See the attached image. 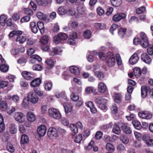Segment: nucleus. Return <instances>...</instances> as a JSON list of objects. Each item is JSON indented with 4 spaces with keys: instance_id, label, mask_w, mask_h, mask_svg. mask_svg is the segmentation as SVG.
Segmentation results:
<instances>
[{
    "instance_id": "f257e3e1",
    "label": "nucleus",
    "mask_w": 153,
    "mask_h": 153,
    "mask_svg": "<svg viewBox=\"0 0 153 153\" xmlns=\"http://www.w3.org/2000/svg\"><path fill=\"white\" fill-rule=\"evenodd\" d=\"M107 102V100L103 97H97L95 100V103L100 109L103 110L106 109L107 106L106 104Z\"/></svg>"
},
{
    "instance_id": "f03ea898",
    "label": "nucleus",
    "mask_w": 153,
    "mask_h": 153,
    "mask_svg": "<svg viewBox=\"0 0 153 153\" xmlns=\"http://www.w3.org/2000/svg\"><path fill=\"white\" fill-rule=\"evenodd\" d=\"M106 63L107 65L110 67L114 66L116 63V60L114 55L111 52H108L106 56Z\"/></svg>"
},
{
    "instance_id": "7ed1b4c3",
    "label": "nucleus",
    "mask_w": 153,
    "mask_h": 153,
    "mask_svg": "<svg viewBox=\"0 0 153 153\" xmlns=\"http://www.w3.org/2000/svg\"><path fill=\"white\" fill-rule=\"evenodd\" d=\"M48 112L50 117L54 119L59 120L62 117L60 112L57 109L51 108L49 109Z\"/></svg>"
},
{
    "instance_id": "20e7f679",
    "label": "nucleus",
    "mask_w": 153,
    "mask_h": 153,
    "mask_svg": "<svg viewBox=\"0 0 153 153\" xmlns=\"http://www.w3.org/2000/svg\"><path fill=\"white\" fill-rule=\"evenodd\" d=\"M35 52L34 49L32 48H30L28 49L27 51V53L28 55H31L30 58L31 59L30 62L32 63H33L36 60H37L39 62H40L42 60V59L39 56L37 55H31L33 54Z\"/></svg>"
},
{
    "instance_id": "39448f33",
    "label": "nucleus",
    "mask_w": 153,
    "mask_h": 153,
    "mask_svg": "<svg viewBox=\"0 0 153 153\" xmlns=\"http://www.w3.org/2000/svg\"><path fill=\"white\" fill-rule=\"evenodd\" d=\"M68 36L64 33H60L55 36L53 38V41L56 44L62 43V41L67 39Z\"/></svg>"
},
{
    "instance_id": "423d86ee",
    "label": "nucleus",
    "mask_w": 153,
    "mask_h": 153,
    "mask_svg": "<svg viewBox=\"0 0 153 153\" xmlns=\"http://www.w3.org/2000/svg\"><path fill=\"white\" fill-rule=\"evenodd\" d=\"M140 45L143 48H146L148 46V40L146 34L143 32L140 33Z\"/></svg>"
},
{
    "instance_id": "0eeeda50",
    "label": "nucleus",
    "mask_w": 153,
    "mask_h": 153,
    "mask_svg": "<svg viewBox=\"0 0 153 153\" xmlns=\"http://www.w3.org/2000/svg\"><path fill=\"white\" fill-rule=\"evenodd\" d=\"M14 118L16 121L22 123L25 121V116L23 113L18 112L15 113Z\"/></svg>"
},
{
    "instance_id": "6e6552de",
    "label": "nucleus",
    "mask_w": 153,
    "mask_h": 153,
    "mask_svg": "<svg viewBox=\"0 0 153 153\" xmlns=\"http://www.w3.org/2000/svg\"><path fill=\"white\" fill-rule=\"evenodd\" d=\"M126 17V15L125 13H120L114 15L112 18V20L114 22H117L125 19Z\"/></svg>"
},
{
    "instance_id": "1a4fd4ad",
    "label": "nucleus",
    "mask_w": 153,
    "mask_h": 153,
    "mask_svg": "<svg viewBox=\"0 0 153 153\" xmlns=\"http://www.w3.org/2000/svg\"><path fill=\"white\" fill-rule=\"evenodd\" d=\"M47 135L50 138H53L58 136L57 131L56 129L54 127L49 128L47 132Z\"/></svg>"
},
{
    "instance_id": "9d476101",
    "label": "nucleus",
    "mask_w": 153,
    "mask_h": 153,
    "mask_svg": "<svg viewBox=\"0 0 153 153\" xmlns=\"http://www.w3.org/2000/svg\"><path fill=\"white\" fill-rule=\"evenodd\" d=\"M27 97L29 99V101L33 104H36L38 101V97L34 93L29 92Z\"/></svg>"
},
{
    "instance_id": "9b49d317",
    "label": "nucleus",
    "mask_w": 153,
    "mask_h": 153,
    "mask_svg": "<svg viewBox=\"0 0 153 153\" xmlns=\"http://www.w3.org/2000/svg\"><path fill=\"white\" fill-rule=\"evenodd\" d=\"M139 116L143 119H149L152 117V114L146 111H142L138 113Z\"/></svg>"
},
{
    "instance_id": "f8f14e48",
    "label": "nucleus",
    "mask_w": 153,
    "mask_h": 153,
    "mask_svg": "<svg viewBox=\"0 0 153 153\" xmlns=\"http://www.w3.org/2000/svg\"><path fill=\"white\" fill-rule=\"evenodd\" d=\"M118 124L124 133L127 134H130L131 132L130 127L127 126V124L120 123Z\"/></svg>"
},
{
    "instance_id": "ddd939ff",
    "label": "nucleus",
    "mask_w": 153,
    "mask_h": 153,
    "mask_svg": "<svg viewBox=\"0 0 153 153\" xmlns=\"http://www.w3.org/2000/svg\"><path fill=\"white\" fill-rule=\"evenodd\" d=\"M46 132V128L44 125H41L37 129V133L40 136H43L45 135Z\"/></svg>"
},
{
    "instance_id": "4468645a",
    "label": "nucleus",
    "mask_w": 153,
    "mask_h": 153,
    "mask_svg": "<svg viewBox=\"0 0 153 153\" xmlns=\"http://www.w3.org/2000/svg\"><path fill=\"white\" fill-rule=\"evenodd\" d=\"M98 89L99 92L101 94L105 93L107 90L106 85L102 82H100L99 83Z\"/></svg>"
},
{
    "instance_id": "2eb2a0df",
    "label": "nucleus",
    "mask_w": 153,
    "mask_h": 153,
    "mask_svg": "<svg viewBox=\"0 0 153 153\" xmlns=\"http://www.w3.org/2000/svg\"><path fill=\"white\" fill-rule=\"evenodd\" d=\"M55 96L58 98H59L61 97V103L62 102H65V101L68 102V99L67 98L65 93L64 92H62L60 93H57L55 95Z\"/></svg>"
},
{
    "instance_id": "dca6fc26",
    "label": "nucleus",
    "mask_w": 153,
    "mask_h": 153,
    "mask_svg": "<svg viewBox=\"0 0 153 153\" xmlns=\"http://www.w3.org/2000/svg\"><path fill=\"white\" fill-rule=\"evenodd\" d=\"M55 61L53 59L50 58L47 59L45 61L47 68L51 69L53 68L54 65Z\"/></svg>"
},
{
    "instance_id": "f3484780",
    "label": "nucleus",
    "mask_w": 153,
    "mask_h": 153,
    "mask_svg": "<svg viewBox=\"0 0 153 153\" xmlns=\"http://www.w3.org/2000/svg\"><path fill=\"white\" fill-rule=\"evenodd\" d=\"M141 60L147 64H149L151 62V59L146 53H143L141 55Z\"/></svg>"
},
{
    "instance_id": "a211bd4d",
    "label": "nucleus",
    "mask_w": 153,
    "mask_h": 153,
    "mask_svg": "<svg viewBox=\"0 0 153 153\" xmlns=\"http://www.w3.org/2000/svg\"><path fill=\"white\" fill-rule=\"evenodd\" d=\"M23 77L26 79L30 80L34 78V75L26 71L23 72L22 73Z\"/></svg>"
},
{
    "instance_id": "6ab92c4d",
    "label": "nucleus",
    "mask_w": 153,
    "mask_h": 153,
    "mask_svg": "<svg viewBox=\"0 0 153 153\" xmlns=\"http://www.w3.org/2000/svg\"><path fill=\"white\" fill-rule=\"evenodd\" d=\"M138 59L137 53H134L130 58L129 62L131 65H133L137 63Z\"/></svg>"
},
{
    "instance_id": "aec40b11",
    "label": "nucleus",
    "mask_w": 153,
    "mask_h": 153,
    "mask_svg": "<svg viewBox=\"0 0 153 153\" xmlns=\"http://www.w3.org/2000/svg\"><path fill=\"white\" fill-rule=\"evenodd\" d=\"M75 88H70V90L72 94L71 95V99L73 101L76 102L79 100L78 96L76 94H75L74 93L76 92L75 91Z\"/></svg>"
},
{
    "instance_id": "412c9836",
    "label": "nucleus",
    "mask_w": 153,
    "mask_h": 153,
    "mask_svg": "<svg viewBox=\"0 0 153 153\" xmlns=\"http://www.w3.org/2000/svg\"><path fill=\"white\" fill-rule=\"evenodd\" d=\"M41 82V79L39 78H37L31 82L30 85L33 87H36L39 85Z\"/></svg>"
},
{
    "instance_id": "4be33fe9",
    "label": "nucleus",
    "mask_w": 153,
    "mask_h": 153,
    "mask_svg": "<svg viewBox=\"0 0 153 153\" xmlns=\"http://www.w3.org/2000/svg\"><path fill=\"white\" fill-rule=\"evenodd\" d=\"M149 88L147 86H142L141 88V95L143 98H145L147 95V91Z\"/></svg>"
},
{
    "instance_id": "5701e85b",
    "label": "nucleus",
    "mask_w": 153,
    "mask_h": 153,
    "mask_svg": "<svg viewBox=\"0 0 153 153\" xmlns=\"http://www.w3.org/2000/svg\"><path fill=\"white\" fill-rule=\"evenodd\" d=\"M68 10L65 8L63 6L59 7L58 10V13L59 15H64L68 13Z\"/></svg>"
},
{
    "instance_id": "b1692460",
    "label": "nucleus",
    "mask_w": 153,
    "mask_h": 153,
    "mask_svg": "<svg viewBox=\"0 0 153 153\" xmlns=\"http://www.w3.org/2000/svg\"><path fill=\"white\" fill-rule=\"evenodd\" d=\"M70 70L71 73L76 75H78L79 74V68L74 66H71L70 67Z\"/></svg>"
},
{
    "instance_id": "393cba45",
    "label": "nucleus",
    "mask_w": 153,
    "mask_h": 153,
    "mask_svg": "<svg viewBox=\"0 0 153 153\" xmlns=\"http://www.w3.org/2000/svg\"><path fill=\"white\" fill-rule=\"evenodd\" d=\"M27 117L28 120L31 122L34 121L36 119L35 116L32 112H28L27 114Z\"/></svg>"
},
{
    "instance_id": "a878e982",
    "label": "nucleus",
    "mask_w": 153,
    "mask_h": 153,
    "mask_svg": "<svg viewBox=\"0 0 153 153\" xmlns=\"http://www.w3.org/2000/svg\"><path fill=\"white\" fill-rule=\"evenodd\" d=\"M45 89L47 91H51L52 88L53 84L51 82L46 81L44 82Z\"/></svg>"
},
{
    "instance_id": "bb28decb",
    "label": "nucleus",
    "mask_w": 153,
    "mask_h": 153,
    "mask_svg": "<svg viewBox=\"0 0 153 153\" xmlns=\"http://www.w3.org/2000/svg\"><path fill=\"white\" fill-rule=\"evenodd\" d=\"M26 40V36L19 35L17 36L16 41L20 44H22L25 42Z\"/></svg>"
},
{
    "instance_id": "cd10ccee",
    "label": "nucleus",
    "mask_w": 153,
    "mask_h": 153,
    "mask_svg": "<svg viewBox=\"0 0 153 153\" xmlns=\"http://www.w3.org/2000/svg\"><path fill=\"white\" fill-rule=\"evenodd\" d=\"M30 26L31 30L33 33H37L38 29L35 22H31L30 24Z\"/></svg>"
},
{
    "instance_id": "c85d7f7f",
    "label": "nucleus",
    "mask_w": 153,
    "mask_h": 153,
    "mask_svg": "<svg viewBox=\"0 0 153 153\" xmlns=\"http://www.w3.org/2000/svg\"><path fill=\"white\" fill-rule=\"evenodd\" d=\"M37 26L41 33L42 34L43 33L45 32V27L43 23L42 22H38L37 23Z\"/></svg>"
},
{
    "instance_id": "c756f323",
    "label": "nucleus",
    "mask_w": 153,
    "mask_h": 153,
    "mask_svg": "<svg viewBox=\"0 0 153 153\" xmlns=\"http://www.w3.org/2000/svg\"><path fill=\"white\" fill-rule=\"evenodd\" d=\"M120 123H118V126L117 125L116 123H115L112 129L113 132L117 134H119L121 131L119 127H120V126H119L118 124Z\"/></svg>"
},
{
    "instance_id": "7c9ffc66",
    "label": "nucleus",
    "mask_w": 153,
    "mask_h": 153,
    "mask_svg": "<svg viewBox=\"0 0 153 153\" xmlns=\"http://www.w3.org/2000/svg\"><path fill=\"white\" fill-rule=\"evenodd\" d=\"M113 98L115 102L120 103L122 100V96L120 94H117L114 95Z\"/></svg>"
},
{
    "instance_id": "2f4dec72",
    "label": "nucleus",
    "mask_w": 153,
    "mask_h": 153,
    "mask_svg": "<svg viewBox=\"0 0 153 153\" xmlns=\"http://www.w3.org/2000/svg\"><path fill=\"white\" fill-rule=\"evenodd\" d=\"M126 29L125 28H120L118 30V33L120 37L123 38L126 33Z\"/></svg>"
},
{
    "instance_id": "473e14b6",
    "label": "nucleus",
    "mask_w": 153,
    "mask_h": 153,
    "mask_svg": "<svg viewBox=\"0 0 153 153\" xmlns=\"http://www.w3.org/2000/svg\"><path fill=\"white\" fill-rule=\"evenodd\" d=\"M133 72L134 76L136 78H138L141 75V70L138 67L135 68L134 69Z\"/></svg>"
},
{
    "instance_id": "72a5a7b5",
    "label": "nucleus",
    "mask_w": 153,
    "mask_h": 153,
    "mask_svg": "<svg viewBox=\"0 0 153 153\" xmlns=\"http://www.w3.org/2000/svg\"><path fill=\"white\" fill-rule=\"evenodd\" d=\"M105 148L107 150L111 152H113L115 150V148L114 146L111 143H110L106 144Z\"/></svg>"
},
{
    "instance_id": "f704fd0d",
    "label": "nucleus",
    "mask_w": 153,
    "mask_h": 153,
    "mask_svg": "<svg viewBox=\"0 0 153 153\" xmlns=\"http://www.w3.org/2000/svg\"><path fill=\"white\" fill-rule=\"evenodd\" d=\"M110 2L113 6L116 7L120 6L122 4L121 0H110Z\"/></svg>"
},
{
    "instance_id": "c9c22d12",
    "label": "nucleus",
    "mask_w": 153,
    "mask_h": 153,
    "mask_svg": "<svg viewBox=\"0 0 153 153\" xmlns=\"http://www.w3.org/2000/svg\"><path fill=\"white\" fill-rule=\"evenodd\" d=\"M22 33V32L21 31H13L10 32L9 33V38H11L14 36H16L17 37L18 35H21Z\"/></svg>"
},
{
    "instance_id": "e433bc0d",
    "label": "nucleus",
    "mask_w": 153,
    "mask_h": 153,
    "mask_svg": "<svg viewBox=\"0 0 153 153\" xmlns=\"http://www.w3.org/2000/svg\"><path fill=\"white\" fill-rule=\"evenodd\" d=\"M132 123L134 127L136 129L139 130L141 128V125L139 121L134 120L132 121Z\"/></svg>"
},
{
    "instance_id": "4c0bfd02",
    "label": "nucleus",
    "mask_w": 153,
    "mask_h": 153,
    "mask_svg": "<svg viewBox=\"0 0 153 153\" xmlns=\"http://www.w3.org/2000/svg\"><path fill=\"white\" fill-rule=\"evenodd\" d=\"M67 103V102L65 101V103L64 102H62V104L63 105L65 112L66 114H67L69 113L72 110V108L71 106H70L69 107L68 106H66V105H65V104Z\"/></svg>"
},
{
    "instance_id": "58836bf2",
    "label": "nucleus",
    "mask_w": 153,
    "mask_h": 153,
    "mask_svg": "<svg viewBox=\"0 0 153 153\" xmlns=\"http://www.w3.org/2000/svg\"><path fill=\"white\" fill-rule=\"evenodd\" d=\"M29 139L28 136L26 135L23 134L21 137V143L24 144L28 142Z\"/></svg>"
},
{
    "instance_id": "ea45409f",
    "label": "nucleus",
    "mask_w": 153,
    "mask_h": 153,
    "mask_svg": "<svg viewBox=\"0 0 153 153\" xmlns=\"http://www.w3.org/2000/svg\"><path fill=\"white\" fill-rule=\"evenodd\" d=\"M94 75L97 78L100 79H103L104 76V74L101 71H95L94 72Z\"/></svg>"
},
{
    "instance_id": "a19ab883",
    "label": "nucleus",
    "mask_w": 153,
    "mask_h": 153,
    "mask_svg": "<svg viewBox=\"0 0 153 153\" xmlns=\"http://www.w3.org/2000/svg\"><path fill=\"white\" fill-rule=\"evenodd\" d=\"M7 18L5 16L2 15L0 16V23L1 25L2 26H4L7 21Z\"/></svg>"
},
{
    "instance_id": "79ce46f5",
    "label": "nucleus",
    "mask_w": 153,
    "mask_h": 153,
    "mask_svg": "<svg viewBox=\"0 0 153 153\" xmlns=\"http://www.w3.org/2000/svg\"><path fill=\"white\" fill-rule=\"evenodd\" d=\"M7 108V105L6 102L3 101L1 102L0 104V108L3 111L6 110Z\"/></svg>"
},
{
    "instance_id": "37998d69",
    "label": "nucleus",
    "mask_w": 153,
    "mask_h": 153,
    "mask_svg": "<svg viewBox=\"0 0 153 153\" xmlns=\"http://www.w3.org/2000/svg\"><path fill=\"white\" fill-rule=\"evenodd\" d=\"M83 36L86 39H89L91 36V33L89 30H85L83 33Z\"/></svg>"
},
{
    "instance_id": "c03bdc74",
    "label": "nucleus",
    "mask_w": 153,
    "mask_h": 153,
    "mask_svg": "<svg viewBox=\"0 0 153 153\" xmlns=\"http://www.w3.org/2000/svg\"><path fill=\"white\" fill-rule=\"evenodd\" d=\"M49 40L48 37V36H45L42 37L40 40V43L43 45H45L48 43Z\"/></svg>"
},
{
    "instance_id": "a18cd8bd",
    "label": "nucleus",
    "mask_w": 153,
    "mask_h": 153,
    "mask_svg": "<svg viewBox=\"0 0 153 153\" xmlns=\"http://www.w3.org/2000/svg\"><path fill=\"white\" fill-rule=\"evenodd\" d=\"M74 141L77 143H80L82 140V134H79L77 136L73 138Z\"/></svg>"
},
{
    "instance_id": "49530a36",
    "label": "nucleus",
    "mask_w": 153,
    "mask_h": 153,
    "mask_svg": "<svg viewBox=\"0 0 153 153\" xmlns=\"http://www.w3.org/2000/svg\"><path fill=\"white\" fill-rule=\"evenodd\" d=\"M9 130L10 132L12 134L16 133L17 131V129L16 128L15 125L13 124H12L10 125Z\"/></svg>"
},
{
    "instance_id": "de8ad7c7",
    "label": "nucleus",
    "mask_w": 153,
    "mask_h": 153,
    "mask_svg": "<svg viewBox=\"0 0 153 153\" xmlns=\"http://www.w3.org/2000/svg\"><path fill=\"white\" fill-rule=\"evenodd\" d=\"M0 66L1 71L3 72H6L8 71L9 69L8 66L4 64H1Z\"/></svg>"
},
{
    "instance_id": "09e8293b",
    "label": "nucleus",
    "mask_w": 153,
    "mask_h": 153,
    "mask_svg": "<svg viewBox=\"0 0 153 153\" xmlns=\"http://www.w3.org/2000/svg\"><path fill=\"white\" fill-rule=\"evenodd\" d=\"M94 25L97 29L99 30L103 29L105 27V25L104 24H101L98 23H95Z\"/></svg>"
},
{
    "instance_id": "8fccbe9b",
    "label": "nucleus",
    "mask_w": 153,
    "mask_h": 153,
    "mask_svg": "<svg viewBox=\"0 0 153 153\" xmlns=\"http://www.w3.org/2000/svg\"><path fill=\"white\" fill-rule=\"evenodd\" d=\"M62 50L59 47H56L53 49V53L55 54H60L62 52Z\"/></svg>"
},
{
    "instance_id": "3c124183",
    "label": "nucleus",
    "mask_w": 153,
    "mask_h": 153,
    "mask_svg": "<svg viewBox=\"0 0 153 153\" xmlns=\"http://www.w3.org/2000/svg\"><path fill=\"white\" fill-rule=\"evenodd\" d=\"M70 128L74 134H76L78 132V128L76 126L73 124H71L70 126Z\"/></svg>"
},
{
    "instance_id": "603ef678",
    "label": "nucleus",
    "mask_w": 153,
    "mask_h": 153,
    "mask_svg": "<svg viewBox=\"0 0 153 153\" xmlns=\"http://www.w3.org/2000/svg\"><path fill=\"white\" fill-rule=\"evenodd\" d=\"M9 133L8 131L5 132L2 136V140L3 141L6 142L7 141L9 138Z\"/></svg>"
},
{
    "instance_id": "864d4df0",
    "label": "nucleus",
    "mask_w": 153,
    "mask_h": 153,
    "mask_svg": "<svg viewBox=\"0 0 153 153\" xmlns=\"http://www.w3.org/2000/svg\"><path fill=\"white\" fill-rule=\"evenodd\" d=\"M29 99L27 97H25L23 100L22 105L25 107H27L29 106Z\"/></svg>"
},
{
    "instance_id": "5fc2aeb1",
    "label": "nucleus",
    "mask_w": 153,
    "mask_h": 153,
    "mask_svg": "<svg viewBox=\"0 0 153 153\" xmlns=\"http://www.w3.org/2000/svg\"><path fill=\"white\" fill-rule=\"evenodd\" d=\"M94 90V88L92 86H87L85 89V91L87 94H89L92 93Z\"/></svg>"
},
{
    "instance_id": "6e6d98bb",
    "label": "nucleus",
    "mask_w": 153,
    "mask_h": 153,
    "mask_svg": "<svg viewBox=\"0 0 153 153\" xmlns=\"http://www.w3.org/2000/svg\"><path fill=\"white\" fill-rule=\"evenodd\" d=\"M117 150L119 152H122L126 151V148L122 144L118 145L117 147Z\"/></svg>"
},
{
    "instance_id": "4d7b16f0",
    "label": "nucleus",
    "mask_w": 153,
    "mask_h": 153,
    "mask_svg": "<svg viewBox=\"0 0 153 153\" xmlns=\"http://www.w3.org/2000/svg\"><path fill=\"white\" fill-rule=\"evenodd\" d=\"M120 140L123 143L125 144H127L129 142V140L128 137L126 136L123 135L121 137Z\"/></svg>"
},
{
    "instance_id": "13d9d810",
    "label": "nucleus",
    "mask_w": 153,
    "mask_h": 153,
    "mask_svg": "<svg viewBox=\"0 0 153 153\" xmlns=\"http://www.w3.org/2000/svg\"><path fill=\"white\" fill-rule=\"evenodd\" d=\"M148 48L147 51L148 53L150 55L153 54V45H148Z\"/></svg>"
},
{
    "instance_id": "bf43d9fd",
    "label": "nucleus",
    "mask_w": 153,
    "mask_h": 153,
    "mask_svg": "<svg viewBox=\"0 0 153 153\" xmlns=\"http://www.w3.org/2000/svg\"><path fill=\"white\" fill-rule=\"evenodd\" d=\"M97 11L98 14L100 16L102 15L105 12L103 9L100 7H98L97 8Z\"/></svg>"
},
{
    "instance_id": "052dcab7",
    "label": "nucleus",
    "mask_w": 153,
    "mask_h": 153,
    "mask_svg": "<svg viewBox=\"0 0 153 153\" xmlns=\"http://www.w3.org/2000/svg\"><path fill=\"white\" fill-rule=\"evenodd\" d=\"M146 8L144 6L139 8L136 10V13L137 14H139L145 12Z\"/></svg>"
},
{
    "instance_id": "680f3d73",
    "label": "nucleus",
    "mask_w": 153,
    "mask_h": 153,
    "mask_svg": "<svg viewBox=\"0 0 153 153\" xmlns=\"http://www.w3.org/2000/svg\"><path fill=\"white\" fill-rule=\"evenodd\" d=\"M42 69V67L39 64H35L33 66V69L34 70L41 71Z\"/></svg>"
},
{
    "instance_id": "e2e57ef3",
    "label": "nucleus",
    "mask_w": 153,
    "mask_h": 153,
    "mask_svg": "<svg viewBox=\"0 0 153 153\" xmlns=\"http://www.w3.org/2000/svg\"><path fill=\"white\" fill-rule=\"evenodd\" d=\"M116 57L117 64L119 65H121L122 63V62L120 54H117L116 55Z\"/></svg>"
},
{
    "instance_id": "0e129e2a",
    "label": "nucleus",
    "mask_w": 153,
    "mask_h": 153,
    "mask_svg": "<svg viewBox=\"0 0 153 153\" xmlns=\"http://www.w3.org/2000/svg\"><path fill=\"white\" fill-rule=\"evenodd\" d=\"M30 17L28 16H27L23 17L21 20L20 22L22 23L27 22L29 21Z\"/></svg>"
},
{
    "instance_id": "69168bd1",
    "label": "nucleus",
    "mask_w": 153,
    "mask_h": 153,
    "mask_svg": "<svg viewBox=\"0 0 153 153\" xmlns=\"http://www.w3.org/2000/svg\"><path fill=\"white\" fill-rule=\"evenodd\" d=\"M36 16L39 19L41 20L45 18V15L41 12H37L36 13Z\"/></svg>"
},
{
    "instance_id": "338daca9",
    "label": "nucleus",
    "mask_w": 153,
    "mask_h": 153,
    "mask_svg": "<svg viewBox=\"0 0 153 153\" xmlns=\"http://www.w3.org/2000/svg\"><path fill=\"white\" fill-rule=\"evenodd\" d=\"M58 131L59 133L62 135H65L66 133V131L64 129L59 128L58 129Z\"/></svg>"
},
{
    "instance_id": "774afa93",
    "label": "nucleus",
    "mask_w": 153,
    "mask_h": 153,
    "mask_svg": "<svg viewBox=\"0 0 153 153\" xmlns=\"http://www.w3.org/2000/svg\"><path fill=\"white\" fill-rule=\"evenodd\" d=\"M24 11L25 13L27 15H32L33 14V11L30 9L28 8H25Z\"/></svg>"
}]
</instances>
